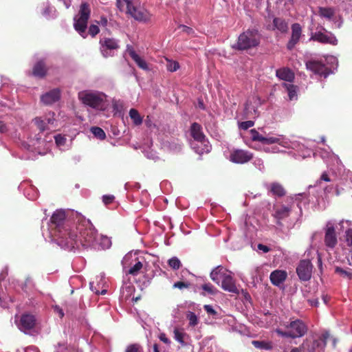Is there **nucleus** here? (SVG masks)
<instances>
[{"instance_id": "dca6fc26", "label": "nucleus", "mask_w": 352, "mask_h": 352, "mask_svg": "<svg viewBox=\"0 0 352 352\" xmlns=\"http://www.w3.org/2000/svg\"><path fill=\"white\" fill-rule=\"evenodd\" d=\"M298 277L302 280H308L311 278L312 265L309 260L301 261L296 268Z\"/></svg>"}, {"instance_id": "49530a36", "label": "nucleus", "mask_w": 352, "mask_h": 352, "mask_svg": "<svg viewBox=\"0 0 352 352\" xmlns=\"http://www.w3.org/2000/svg\"><path fill=\"white\" fill-rule=\"evenodd\" d=\"M298 144H299V146H294L295 148L294 149L298 151V155L302 157L303 158L309 156L311 151L309 149L305 148L303 145H300L299 143Z\"/></svg>"}, {"instance_id": "a878e982", "label": "nucleus", "mask_w": 352, "mask_h": 352, "mask_svg": "<svg viewBox=\"0 0 352 352\" xmlns=\"http://www.w3.org/2000/svg\"><path fill=\"white\" fill-rule=\"evenodd\" d=\"M276 76L281 80L287 81L286 82L289 83H291L294 78V73L287 68H283L276 70Z\"/></svg>"}, {"instance_id": "5701e85b", "label": "nucleus", "mask_w": 352, "mask_h": 352, "mask_svg": "<svg viewBox=\"0 0 352 352\" xmlns=\"http://www.w3.org/2000/svg\"><path fill=\"white\" fill-rule=\"evenodd\" d=\"M222 289H223L225 291L238 294L239 289L236 286L235 281L231 274H228V276H225L224 279L220 283Z\"/></svg>"}, {"instance_id": "39448f33", "label": "nucleus", "mask_w": 352, "mask_h": 352, "mask_svg": "<svg viewBox=\"0 0 352 352\" xmlns=\"http://www.w3.org/2000/svg\"><path fill=\"white\" fill-rule=\"evenodd\" d=\"M107 96L95 90H84L78 92V100L86 106L96 110H104Z\"/></svg>"}, {"instance_id": "9d476101", "label": "nucleus", "mask_w": 352, "mask_h": 352, "mask_svg": "<svg viewBox=\"0 0 352 352\" xmlns=\"http://www.w3.org/2000/svg\"><path fill=\"white\" fill-rule=\"evenodd\" d=\"M287 330L283 331L276 329V333L284 338H296L302 337L307 331V327L300 320L292 321L288 326Z\"/></svg>"}, {"instance_id": "6e6d98bb", "label": "nucleus", "mask_w": 352, "mask_h": 352, "mask_svg": "<svg viewBox=\"0 0 352 352\" xmlns=\"http://www.w3.org/2000/svg\"><path fill=\"white\" fill-rule=\"evenodd\" d=\"M100 30L97 25L92 24L90 25L89 28V33L92 36H95L96 34H98Z\"/></svg>"}, {"instance_id": "13d9d810", "label": "nucleus", "mask_w": 352, "mask_h": 352, "mask_svg": "<svg viewBox=\"0 0 352 352\" xmlns=\"http://www.w3.org/2000/svg\"><path fill=\"white\" fill-rule=\"evenodd\" d=\"M144 153L145 155L148 159L155 160L157 158L155 153L153 150L145 151Z\"/></svg>"}, {"instance_id": "e2e57ef3", "label": "nucleus", "mask_w": 352, "mask_h": 352, "mask_svg": "<svg viewBox=\"0 0 352 352\" xmlns=\"http://www.w3.org/2000/svg\"><path fill=\"white\" fill-rule=\"evenodd\" d=\"M101 26L106 27L108 24V20L104 16H101L99 21L97 22Z\"/></svg>"}, {"instance_id": "1a4fd4ad", "label": "nucleus", "mask_w": 352, "mask_h": 352, "mask_svg": "<svg viewBox=\"0 0 352 352\" xmlns=\"http://www.w3.org/2000/svg\"><path fill=\"white\" fill-rule=\"evenodd\" d=\"M91 10L89 5L87 3H82L80 7L78 14L74 18V28L83 38L87 36L86 30Z\"/></svg>"}, {"instance_id": "473e14b6", "label": "nucleus", "mask_w": 352, "mask_h": 352, "mask_svg": "<svg viewBox=\"0 0 352 352\" xmlns=\"http://www.w3.org/2000/svg\"><path fill=\"white\" fill-rule=\"evenodd\" d=\"M46 67L43 61H38L33 68V74L35 76L43 77L46 74Z\"/></svg>"}, {"instance_id": "393cba45", "label": "nucleus", "mask_w": 352, "mask_h": 352, "mask_svg": "<svg viewBox=\"0 0 352 352\" xmlns=\"http://www.w3.org/2000/svg\"><path fill=\"white\" fill-rule=\"evenodd\" d=\"M287 274L284 270H274L270 274V280L273 285L279 286L286 279Z\"/></svg>"}, {"instance_id": "e433bc0d", "label": "nucleus", "mask_w": 352, "mask_h": 352, "mask_svg": "<svg viewBox=\"0 0 352 352\" xmlns=\"http://www.w3.org/2000/svg\"><path fill=\"white\" fill-rule=\"evenodd\" d=\"M335 272L340 276L346 279L350 280L352 278V272L351 271L340 267H336L335 269Z\"/></svg>"}, {"instance_id": "338daca9", "label": "nucleus", "mask_w": 352, "mask_h": 352, "mask_svg": "<svg viewBox=\"0 0 352 352\" xmlns=\"http://www.w3.org/2000/svg\"><path fill=\"white\" fill-rule=\"evenodd\" d=\"M344 224H347L349 226L351 225V221H345V220H342L339 222V226H340V230H343L344 229Z\"/></svg>"}, {"instance_id": "6e6552de", "label": "nucleus", "mask_w": 352, "mask_h": 352, "mask_svg": "<svg viewBox=\"0 0 352 352\" xmlns=\"http://www.w3.org/2000/svg\"><path fill=\"white\" fill-rule=\"evenodd\" d=\"M191 135L195 140V142L192 145L197 153L202 154L210 151V146L201 131V126L199 124L193 123L192 124Z\"/></svg>"}, {"instance_id": "c85d7f7f", "label": "nucleus", "mask_w": 352, "mask_h": 352, "mask_svg": "<svg viewBox=\"0 0 352 352\" xmlns=\"http://www.w3.org/2000/svg\"><path fill=\"white\" fill-rule=\"evenodd\" d=\"M283 87L287 91L288 98L289 100H296L298 98L297 87L289 83L283 82Z\"/></svg>"}, {"instance_id": "052dcab7", "label": "nucleus", "mask_w": 352, "mask_h": 352, "mask_svg": "<svg viewBox=\"0 0 352 352\" xmlns=\"http://www.w3.org/2000/svg\"><path fill=\"white\" fill-rule=\"evenodd\" d=\"M114 199V196L113 195H104L102 197V201L104 202V204H109L110 203H111Z\"/></svg>"}, {"instance_id": "7c9ffc66", "label": "nucleus", "mask_w": 352, "mask_h": 352, "mask_svg": "<svg viewBox=\"0 0 352 352\" xmlns=\"http://www.w3.org/2000/svg\"><path fill=\"white\" fill-rule=\"evenodd\" d=\"M134 292V287L131 283H124L120 289L122 299L127 300Z\"/></svg>"}, {"instance_id": "5fc2aeb1", "label": "nucleus", "mask_w": 352, "mask_h": 352, "mask_svg": "<svg viewBox=\"0 0 352 352\" xmlns=\"http://www.w3.org/2000/svg\"><path fill=\"white\" fill-rule=\"evenodd\" d=\"M189 287V283L182 281H178L173 284V288H178L179 289H186Z\"/></svg>"}, {"instance_id": "cd10ccee", "label": "nucleus", "mask_w": 352, "mask_h": 352, "mask_svg": "<svg viewBox=\"0 0 352 352\" xmlns=\"http://www.w3.org/2000/svg\"><path fill=\"white\" fill-rule=\"evenodd\" d=\"M128 52L131 58L135 62V63L140 68L144 70L148 69V67L146 62L142 57H140L133 49L128 50Z\"/></svg>"}, {"instance_id": "412c9836", "label": "nucleus", "mask_w": 352, "mask_h": 352, "mask_svg": "<svg viewBox=\"0 0 352 352\" xmlns=\"http://www.w3.org/2000/svg\"><path fill=\"white\" fill-rule=\"evenodd\" d=\"M260 99L256 97L248 101L245 107V114L248 118H255L258 116V113L257 106L260 104Z\"/></svg>"}, {"instance_id": "423d86ee", "label": "nucleus", "mask_w": 352, "mask_h": 352, "mask_svg": "<svg viewBox=\"0 0 352 352\" xmlns=\"http://www.w3.org/2000/svg\"><path fill=\"white\" fill-rule=\"evenodd\" d=\"M325 62L326 64L319 60H309L306 63V67L314 74L327 78L337 67L338 60L333 56H329L325 58Z\"/></svg>"}, {"instance_id": "8fccbe9b", "label": "nucleus", "mask_w": 352, "mask_h": 352, "mask_svg": "<svg viewBox=\"0 0 352 352\" xmlns=\"http://www.w3.org/2000/svg\"><path fill=\"white\" fill-rule=\"evenodd\" d=\"M241 297L243 298V300L244 302L245 307H247L249 306V304L251 305V297H250V295L248 292L242 290L241 291Z\"/></svg>"}, {"instance_id": "a18cd8bd", "label": "nucleus", "mask_w": 352, "mask_h": 352, "mask_svg": "<svg viewBox=\"0 0 352 352\" xmlns=\"http://www.w3.org/2000/svg\"><path fill=\"white\" fill-rule=\"evenodd\" d=\"M35 124L40 129V131H43L45 130L50 129V127L47 124L45 120L41 118H36L34 119Z\"/></svg>"}, {"instance_id": "f257e3e1", "label": "nucleus", "mask_w": 352, "mask_h": 352, "mask_svg": "<svg viewBox=\"0 0 352 352\" xmlns=\"http://www.w3.org/2000/svg\"><path fill=\"white\" fill-rule=\"evenodd\" d=\"M79 217L80 214L76 213L75 223L72 226L64 223L66 218V214L63 210H57L54 212L51 218V228H54V235L57 237L58 243L62 248L73 250L75 245L78 243V237L79 236V230L76 227L79 226Z\"/></svg>"}, {"instance_id": "a211bd4d", "label": "nucleus", "mask_w": 352, "mask_h": 352, "mask_svg": "<svg viewBox=\"0 0 352 352\" xmlns=\"http://www.w3.org/2000/svg\"><path fill=\"white\" fill-rule=\"evenodd\" d=\"M302 35V28L299 23H294L292 25V35L287 43V47L288 50H292L299 42Z\"/></svg>"}, {"instance_id": "4d7b16f0", "label": "nucleus", "mask_w": 352, "mask_h": 352, "mask_svg": "<svg viewBox=\"0 0 352 352\" xmlns=\"http://www.w3.org/2000/svg\"><path fill=\"white\" fill-rule=\"evenodd\" d=\"M208 315L212 316L214 318H219L222 316L221 313H218L216 309H206Z\"/></svg>"}, {"instance_id": "7ed1b4c3", "label": "nucleus", "mask_w": 352, "mask_h": 352, "mask_svg": "<svg viewBox=\"0 0 352 352\" xmlns=\"http://www.w3.org/2000/svg\"><path fill=\"white\" fill-rule=\"evenodd\" d=\"M249 134L250 138L253 142H258L261 143L263 146V149L266 153H278L281 151L277 146H270L271 144H278L283 148H295L294 146H299L298 142H291L281 135L264 137L255 129H251L249 131Z\"/></svg>"}, {"instance_id": "9b49d317", "label": "nucleus", "mask_w": 352, "mask_h": 352, "mask_svg": "<svg viewBox=\"0 0 352 352\" xmlns=\"http://www.w3.org/2000/svg\"><path fill=\"white\" fill-rule=\"evenodd\" d=\"M328 334H322L317 339H306L299 346L301 352H324Z\"/></svg>"}, {"instance_id": "aec40b11", "label": "nucleus", "mask_w": 352, "mask_h": 352, "mask_svg": "<svg viewBox=\"0 0 352 352\" xmlns=\"http://www.w3.org/2000/svg\"><path fill=\"white\" fill-rule=\"evenodd\" d=\"M104 276L103 274H100L99 276H97L96 278V281H92L90 283V289L95 293L96 294H102L104 295L107 293V289L104 287Z\"/></svg>"}, {"instance_id": "2f4dec72", "label": "nucleus", "mask_w": 352, "mask_h": 352, "mask_svg": "<svg viewBox=\"0 0 352 352\" xmlns=\"http://www.w3.org/2000/svg\"><path fill=\"white\" fill-rule=\"evenodd\" d=\"M200 289L202 290L201 294L204 296H214L219 292L217 288L210 283L201 285Z\"/></svg>"}, {"instance_id": "ddd939ff", "label": "nucleus", "mask_w": 352, "mask_h": 352, "mask_svg": "<svg viewBox=\"0 0 352 352\" xmlns=\"http://www.w3.org/2000/svg\"><path fill=\"white\" fill-rule=\"evenodd\" d=\"M100 52L104 58L112 56L114 51L119 48L118 41L114 38H103L100 41Z\"/></svg>"}, {"instance_id": "09e8293b", "label": "nucleus", "mask_w": 352, "mask_h": 352, "mask_svg": "<svg viewBox=\"0 0 352 352\" xmlns=\"http://www.w3.org/2000/svg\"><path fill=\"white\" fill-rule=\"evenodd\" d=\"M54 113L50 112L48 113L45 117L43 118L45 120L47 125H54L56 120L54 118Z\"/></svg>"}, {"instance_id": "20e7f679", "label": "nucleus", "mask_w": 352, "mask_h": 352, "mask_svg": "<svg viewBox=\"0 0 352 352\" xmlns=\"http://www.w3.org/2000/svg\"><path fill=\"white\" fill-rule=\"evenodd\" d=\"M117 6L120 11L140 22L146 23L151 19V14L137 0H117Z\"/></svg>"}, {"instance_id": "72a5a7b5", "label": "nucleus", "mask_w": 352, "mask_h": 352, "mask_svg": "<svg viewBox=\"0 0 352 352\" xmlns=\"http://www.w3.org/2000/svg\"><path fill=\"white\" fill-rule=\"evenodd\" d=\"M129 116L135 125H140L142 123V118L136 109H131L129 111Z\"/></svg>"}, {"instance_id": "c756f323", "label": "nucleus", "mask_w": 352, "mask_h": 352, "mask_svg": "<svg viewBox=\"0 0 352 352\" xmlns=\"http://www.w3.org/2000/svg\"><path fill=\"white\" fill-rule=\"evenodd\" d=\"M318 14L320 16L330 21L333 18L336 10L333 8L331 7H320L318 8Z\"/></svg>"}, {"instance_id": "c03bdc74", "label": "nucleus", "mask_w": 352, "mask_h": 352, "mask_svg": "<svg viewBox=\"0 0 352 352\" xmlns=\"http://www.w3.org/2000/svg\"><path fill=\"white\" fill-rule=\"evenodd\" d=\"M142 268V263L140 261H137L135 263L130 267V269L126 272L129 274H131L133 276H136L140 270Z\"/></svg>"}, {"instance_id": "4468645a", "label": "nucleus", "mask_w": 352, "mask_h": 352, "mask_svg": "<svg viewBox=\"0 0 352 352\" xmlns=\"http://www.w3.org/2000/svg\"><path fill=\"white\" fill-rule=\"evenodd\" d=\"M311 41H318L324 44H331L336 45L338 40L331 32L324 30V32L318 31L313 33L310 37Z\"/></svg>"}, {"instance_id": "58836bf2", "label": "nucleus", "mask_w": 352, "mask_h": 352, "mask_svg": "<svg viewBox=\"0 0 352 352\" xmlns=\"http://www.w3.org/2000/svg\"><path fill=\"white\" fill-rule=\"evenodd\" d=\"M91 132L94 134V135L100 139V140H104L106 138V134L104 131L100 127L98 126H93L91 128Z\"/></svg>"}, {"instance_id": "79ce46f5", "label": "nucleus", "mask_w": 352, "mask_h": 352, "mask_svg": "<svg viewBox=\"0 0 352 352\" xmlns=\"http://www.w3.org/2000/svg\"><path fill=\"white\" fill-rule=\"evenodd\" d=\"M173 333L174 338L182 345H185L184 336H186V333L180 331L177 328L174 329Z\"/></svg>"}, {"instance_id": "0eeeda50", "label": "nucleus", "mask_w": 352, "mask_h": 352, "mask_svg": "<svg viewBox=\"0 0 352 352\" xmlns=\"http://www.w3.org/2000/svg\"><path fill=\"white\" fill-rule=\"evenodd\" d=\"M260 43V34L256 30H248L241 34L238 41L232 45L234 49L243 50L257 46Z\"/></svg>"}, {"instance_id": "864d4df0", "label": "nucleus", "mask_w": 352, "mask_h": 352, "mask_svg": "<svg viewBox=\"0 0 352 352\" xmlns=\"http://www.w3.org/2000/svg\"><path fill=\"white\" fill-rule=\"evenodd\" d=\"M141 346L138 344H132L129 345L125 352H140L141 350Z\"/></svg>"}, {"instance_id": "f3484780", "label": "nucleus", "mask_w": 352, "mask_h": 352, "mask_svg": "<svg viewBox=\"0 0 352 352\" xmlns=\"http://www.w3.org/2000/svg\"><path fill=\"white\" fill-rule=\"evenodd\" d=\"M252 159V153L241 149L233 151L230 155V160L236 164H244Z\"/></svg>"}, {"instance_id": "69168bd1", "label": "nucleus", "mask_w": 352, "mask_h": 352, "mask_svg": "<svg viewBox=\"0 0 352 352\" xmlns=\"http://www.w3.org/2000/svg\"><path fill=\"white\" fill-rule=\"evenodd\" d=\"M258 249L262 250L263 252H268L270 250V248L267 246L263 244H258Z\"/></svg>"}, {"instance_id": "bf43d9fd", "label": "nucleus", "mask_w": 352, "mask_h": 352, "mask_svg": "<svg viewBox=\"0 0 352 352\" xmlns=\"http://www.w3.org/2000/svg\"><path fill=\"white\" fill-rule=\"evenodd\" d=\"M254 164L257 168H258L261 170L264 168L263 162L261 159H255L254 160Z\"/></svg>"}, {"instance_id": "f8f14e48", "label": "nucleus", "mask_w": 352, "mask_h": 352, "mask_svg": "<svg viewBox=\"0 0 352 352\" xmlns=\"http://www.w3.org/2000/svg\"><path fill=\"white\" fill-rule=\"evenodd\" d=\"M15 320L19 328L22 331L32 329L35 327L37 322L36 316L30 313H25L20 317L16 315Z\"/></svg>"}, {"instance_id": "0e129e2a", "label": "nucleus", "mask_w": 352, "mask_h": 352, "mask_svg": "<svg viewBox=\"0 0 352 352\" xmlns=\"http://www.w3.org/2000/svg\"><path fill=\"white\" fill-rule=\"evenodd\" d=\"M132 254H129L124 257L122 260V263L124 269H126V265L127 264L128 261H129V260L132 258Z\"/></svg>"}, {"instance_id": "37998d69", "label": "nucleus", "mask_w": 352, "mask_h": 352, "mask_svg": "<svg viewBox=\"0 0 352 352\" xmlns=\"http://www.w3.org/2000/svg\"><path fill=\"white\" fill-rule=\"evenodd\" d=\"M168 264L170 266V267H171L174 270L179 269L180 267L182 266L180 260L176 256H173L168 259Z\"/></svg>"}, {"instance_id": "774afa93", "label": "nucleus", "mask_w": 352, "mask_h": 352, "mask_svg": "<svg viewBox=\"0 0 352 352\" xmlns=\"http://www.w3.org/2000/svg\"><path fill=\"white\" fill-rule=\"evenodd\" d=\"M181 28L182 29V31L183 32H186L187 34H190L192 32V28H189V27H187L186 25H182L181 26Z\"/></svg>"}, {"instance_id": "2eb2a0df", "label": "nucleus", "mask_w": 352, "mask_h": 352, "mask_svg": "<svg viewBox=\"0 0 352 352\" xmlns=\"http://www.w3.org/2000/svg\"><path fill=\"white\" fill-rule=\"evenodd\" d=\"M338 243L337 236L335 232L334 223L329 221L327 223L324 235V244L331 249L336 247Z\"/></svg>"}, {"instance_id": "bb28decb", "label": "nucleus", "mask_w": 352, "mask_h": 352, "mask_svg": "<svg viewBox=\"0 0 352 352\" xmlns=\"http://www.w3.org/2000/svg\"><path fill=\"white\" fill-rule=\"evenodd\" d=\"M272 30H276L281 33H286L288 31V24L283 19L274 18Z\"/></svg>"}, {"instance_id": "4be33fe9", "label": "nucleus", "mask_w": 352, "mask_h": 352, "mask_svg": "<svg viewBox=\"0 0 352 352\" xmlns=\"http://www.w3.org/2000/svg\"><path fill=\"white\" fill-rule=\"evenodd\" d=\"M231 272L226 268L219 265L215 267L210 274V278L218 285L224 279L225 276H228Z\"/></svg>"}, {"instance_id": "603ef678", "label": "nucleus", "mask_w": 352, "mask_h": 352, "mask_svg": "<svg viewBox=\"0 0 352 352\" xmlns=\"http://www.w3.org/2000/svg\"><path fill=\"white\" fill-rule=\"evenodd\" d=\"M254 122L252 120L244 121L239 123V126L243 130H247L248 129L253 126Z\"/></svg>"}, {"instance_id": "ea45409f", "label": "nucleus", "mask_w": 352, "mask_h": 352, "mask_svg": "<svg viewBox=\"0 0 352 352\" xmlns=\"http://www.w3.org/2000/svg\"><path fill=\"white\" fill-rule=\"evenodd\" d=\"M166 67L168 71L173 72L177 71L179 68V63L168 58H166Z\"/></svg>"}, {"instance_id": "f03ea898", "label": "nucleus", "mask_w": 352, "mask_h": 352, "mask_svg": "<svg viewBox=\"0 0 352 352\" xmlns=\"http://www.w3.org/2000/svg\"><path fill=\"white\" fill-rule=\"evenodd\" d=\"M79 226L76 230H79V236L78 237V243L75 245V248H79L82 246L85 248H93L107 249L109 248L111 242L109 238L104 236H99L89 220L84 217H79Z\"/></svg>"}, {"instance_id": "a19ab883", "label": "nucleus", "mask_w": 352, "mask_h": 352, "mask_svg": "<svg viewBox=\"0 0 352 352\" xmlns=\"http://www.w3.org/2000/svg\"><path fill=\"white\" fill-rule=\"evenodd\" d=\"M54 139L57 146L59 147L60 150H65L66 148L65 144L67 139L64 136L58 134L54 136Z\"/></svg>"}, {"instance_id": "de8ad7c7", "label": "nucleus", "mask_w": 352, "mask_h": 352, "mask_svg": "<svg viewBox=\"0 0 352 352\" xmlns=\"http://www.w3.org/2000/svg\"><path fill=\"white\" fill-rule=\"evenodd\" d=\"M54 12L52 7L47 5L43 8L41 14L46 19H50L54 16Z\"/></svg>"}, {"instance_id": "3c124183", "label": "nucleus", "mask_w": 352, "mask_h": 352, "mask_svg": "<svg viewBox=\"0 0 352 352\" xmlns=\"http://www.w3.org/2000/svg\"><path fill=\"white\" fill-rule=\"evenodd\" d=\"M345 242L348 246H352V228H349L345 232Z\"/></svg>"}, {"instance_id": "680f3d73", "label": "nucleus", "mask_w": 352, "mask_h": 352, "mask_svg": "<svg viewBox=\"0 0 352 352\" xmlns=\"http://www.w3.org/2000/svg\"><path fill=\"white\" fill-rule=\"evenodd\" d=\"M160 340L165 344H169L170 343V340L166 337L164 333H160L159 336Z\"/></svg>"}, {"instance_id": "f704fd0d", "label": "nucleus", "mask_w": 352, "mask_h": 352, "mask_svg": "<svg viewBox=\"0 0 352 352\" xmlns=\"http://www.w3.org/2000/svg\"><path fill=\"white\" fill-rule=\"evenodd\" d=\"M252 344L255 348L259 349L270 350L272 348V344L265 341L253 340Z\"/></svg>"}, {"instance_id": "6ab92c4d", "label": "nucleus", "mask_w": 352, "mask_h": 352, "mask_svg": "<svg viewBox=\"0 0 352 352\" xmlns=\"http://www.w3.org/2000/svg\"><path fill=\"white\" fill-rule=\"evenodd\" d=\"M60 98V91L59 89H54L48 92L45 93L41 96V102L50 105L59 100Z\"/></svg>"}, {"instance_id": "c9c22d12", "label": "nucleus", "mask_w": 352, "mask_h": 352, "mask_svg": "<svg viewBox=\"0 0 352 352\" xmlns=\"http://www.w3.org/2000/svg\"><path fill=\"white\" fill-rule=\"evenodd\" d=\"M271 192L277 196H283L285 195V190L283 186L278 183H273L270 186Z\"/></svg>"}, {"instance_id": "4c0bfd02", "label": "nucleus", "mask_w": 352, "mask_h": 352, "mask_svg": "<svg viewBox=\"0 0 352 352\" xmlns=\"http://www.w3.org/2000/svg\"><path fill=\"white\" fill-rule=\"evenodd\" d=\"M186 318L189 320V326L195 327L198 324L199 320L197 315L194 312L189 311L186 313Z\"/></svg>"}, {"instance_id": "b1692460", "label": "nucleus", "mask_w": 352, "mask_h": 352, "mask_svg": "<svg viewBox=\"0 0 352 352\" xmlns=\"http://www.w3.org/2000/svg\"><path fill=\"white\" fill-rule=\"evenodd\" d=\"M292 210L291 206L280 205L274 207V217L278 220H282L289 216Z\"/></svg>"}]
</instances>
